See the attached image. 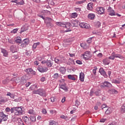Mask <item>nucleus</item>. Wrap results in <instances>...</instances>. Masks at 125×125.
Returning a JSON list of instances; mask_svg holds the SVG:
<instances>
[{
	"label": "nucleus",
	"mask_w": 125,
	"mask_h": 125,
	"mask_svg": "<svg viewBox=\"0 0 125 125\" xmlns=\"http://www.w3.org/2000/svg\"><path fill=\"white\" fill-rule=\"evenodd\" d=\"M72 24L74 27H76V26H77V24H78V22L76 21H72Z\"/></svg>",
	"instance_id": "obj_50"
},
{
	"label": "nucleus",
	"mask_w": 125,
	"mask_h": 125,
	"mask_svg": "<svg viewBox=\"0 0 125 125\" xmlns=\"http://www.w3.org/2000/svg\"><path fill=\"white\" fill-rule=\"evenodd\" d=\"M25 72H26V73L28 74V75H33V76H35V75H36V71H34L31 68H27L25 70Z\"/></svg>",
	"instance_id": "obj_9"
},
{
	"label": "nucleus",
	"mask_w": 125,
	"mask_h": 125,
	"mask_svg": "<svg viewBox=\"0 0 125 125\" xmlns=\"http://www.w3.org/2000/svg\"><path fill=\"white\" fill-rule=\"evenodd\" d=\"M31 84V83L28 82L27 83H26L25 86L26 87H28V86H30V85Z\"/></svg>",
	"instance_id": "obj_61"
},
{
	"label": "nucleus",
	"mask_w": 125,
	"mask_h": 125,
	"mask_svg": "<svg viewBox=\"0 0 125 125\" xmlns=\"http://www.w3.org/2000/svg\"><path fill=\"white\" fill-rule=\"evenodd\" d=\"M30 120H31V122H32L33 123H35V122H36V115L31 116Z\"/></svg>",
	"instance_id": "obj_37"
},
{
	"label": "nucleus",
	"mask_w": 125,
	"mask_h": 125,
	"mask_svg": "<svg viewBox=\"0 0 125 125\" xmlns=\"http://www.w3.org/2000/svg\"><path fill=\"white\" fill-rule=\"evenodd\" d=\"M26 46L27 45L25 43H24L23 42H22V43L21 44V47H26Z\"/></svg>",
	"instance_id": "obj_52"
},
{
	"label": "nucleus",
	"mask_w": 125,
	"mask_h": 125,
	"mask_svg": "<svg viewBox=\"0 0 125 125\" xmlns=\"http://www.w3.org/2000/svg\"><path fill=\"white\" fill-rule=\"evenodd\" d=\"M49 125H58V123L54 121H52L49 122Z\"/></svg>",
	"instance_id": "obj_38"
},
{
	"label": "nucleus",
	"mask_w": 125,
	"mask_h": 125,
	"mask_svg": "<svg viewBox=\"0 0 125 125\" xmlns=\"http://www.w3.org/2000/svg\"><path fill=\"white\" fill-rule=\"evenodd\" d=\"M80 81L81 82H84V73L83 72H81L80 73Z\"/></svg>",
	"instance_id": "obj_18"
},
{
	"label": "nucleus",
	"mask_w": 125,
	"mask_h": 125,
	"mask_svg": "<svg viewBox=\"0 0 125 125\" xmlns=\"http://www.w3.org/2000/svg\"><path fill=\"white\" fill-rule=\"evenodd\" d=\"M92 5H93V3H89L87 4V9L88 10H92Z\"/></svg>",
	"instance_id": "obj_27"
},
{
	"label": "nucleus",
	"mask_w": 125,
	"mask_h": 125,
	"mask_svg": "<svg viewBox=\"0 0 125 125\" xmlns=\"http://www.w3.org/2000/svg\"><path fill=\"white\" fill-rule=\"evenodd\" d=\"M32 93L33 94H39V95L42 97H46V92L43 89H39L38 90H35L33 91Z\"/></svg>",
	"instance_id": "obj_3"
},
{
	"label": "nucleus",
	"mask_w": 125,
	"mask_h": 125,
	"mask_svg": "<svg viewBox=\"0 0 125 125\" xmlns=\"http://www.w3.org/2000/svg\"><path fill=\"white\" fill-rule=\"evenodd\" d=\"M59 71L61 73H62V75H64V74L66 73V67L61 66L59 68Z\"/></svg>",
	"instance_id": "obj_14"
},
{
	"label": "nucleus",
	"mask_w": 125,
	"mask_h": 125,
	"mask_svg": "<svg viewBox=\"0 0 125 125\" xmlns=\"http://www.w3.org/2000/svg\"><path fill=\"white\" fill-rule=\"evenodd\" d=\"M60 118H61V119H63V120H66V121L68 120V117H67V116L62 115Z\"/></svg>",
	"instance_id": "obj_43"
},
{
	"label": "nucleus",
	"mask_w": 125,
	"mask_h": 125,
	"mask_svg": "<svg viewBox=\"0 0 125 125\" xmlns=\"http://www.w3.org/2000/svg\"><path fill=\"white\" fill-rule=\"evenodd\" d=\"M96 70H97V67H94V69L93 70V73L94 75L96 74Z\"/></svg>",
	"instance_id": "obj_56"
},
{
	"label": "nucleus",
	"mask_w": 125,
	"mask_h": 125,
	"mask_svg": "<svg viewBox=\"0 0 125 125\" xmlns=\"http://www.w3.org/2000/svg\"><path fill=\"white\" fill-rule=\"evenodd\" d=\"M1 53L3 54V56L7 57L8 56V52L4 49H1Z\"/></svg>",
	"instance_id": "obj_20"
},
{
	"label": "nucleus",
	"mask_w": 125,
	"mask_h": 125,
	"mask_svg": "<svg viewBox=\"0 0 125 125\" xmlns=\"http://www.w3.org/2000/svg\"><path fill=\"white\" fill-rule=\"evenodd\" d=\"M65 100H66V98H65V97H63L62 98V101H61V102H62V103H64V102H65Z\"/></svg>",
	"instance_id": "obj_58"
},
{
	"label": "nucleus",
	"mask_w": 125,
	"mask_h": 125,
	"mask_svg": "<svg viewBox=\"0 0 125 125\" xmlns=\"http://www.w3.org/2000/svg\"><path fill=\"white\" fill-rule=\"evenodd\" d=\"M121 109L122 113H125V104H123Z\"/></svg>",
	"instance_id": "obj_40"
},
{
	"label": "nucleus",
	"mask_w": 125,
	"mask_h": 125,
	"mask_svg": "<svg viewBox=\"0 0 125 125\" xmlns=\"http://www.w3.org/2000/svg\"><path fill=\"white\" fill-rule=\"evenodd\" d=\"M15 2L16 3H17V4H19L20 5H23V4H24V1L23 0L20 1L19 0H16Z\"/></svg>",
	"instance_id": "obj_33"
},
{
	"label": "nucleus",
	"mask_w": 125,
	"mask_h": 125,
	"mask_svg": "<svg viewBox=\"0 0 125 125\" xmlns=\"http://www.w3.org/2000/svg\"><path fill=\"white\" fill-rule=\"evenodd\" d=\"M52 21V19L48 17L46 18L44 20V22L45 23H46V24H49V23H51Z\"/></svg>",
	"instance_id": "obj_21"
},
{
	"label": "nucleus",
	"mask_w": 125,
	"mask_h": 125,
	"mask_svg": "<svg viewBox=\"0 0 125 125\" xmlns=\"http://www.w3.org/2000/svg\"><path fill=\"white\" fill-rule=\"evenodd\" d=\"M100 87H101V88H104V87H108L110 88L113 87V85L107 81H104V83L101 84Z\"/></svg>",
	"instance_id": "obj_6"
},
{
	"label": "nucleus",
	"mask_w": 125,
	"mask_h": 125,
	"mask_svg": "<svg viewBox=\"0 0 125 125\" xmlns=\"http://www.w3.org/2000/svg\"><path fill=\"white\" fill-rule=\"evenodd\" d=\"M46 25L48 28H51L52 27V24L50 22H49V24L46 23Z\"/></svg>",
	"instance_id": "obj_51"
},
{
	"label": "nucleus",
	"mask_w": 125,
	"mask_h": 125,
	"mask_svg": "<svg viewBox=\"0 0 125 125\" xmlns=\"http://www.w3.org/2000/svg\"><path fill=\"white\" fill-rule=\"evenodd\" d=\"M38 45H40V42L34 43L32 46V49L33 50L36 49V48H37V46H38Z\"/></svg>",
	"instance_id": "obj_32"
},
{
	"label": "nucleus",
	"mask_w": 125,
	"mask_h": 125,
	"mask_svg": "<svg viewBox=\"0 0 125 125\" xmlns=\"http://www.w3.org/2000/svg\"><path fill=\"white\" fill-rule=\"evenodd\" d=\"M1 102H5V100L3 98H0V103H1Z\"/></svg>",
	"instance_id": "obj_54"
},
{
	"label": "nucleus",
	"mask_w": 125,
	"mask_h": 125,
	"mask_svg": "<svg viewBox=\"0 0 125 125\" xmlns=\"http://www.w3.org/2000/svg\"><path fill=\"white\" fill-rule=\"evenodd\" d=\"M60 88L63 89L64 91L67 92L68 91V88L66 86V83H65V80L64 79H61L59 81Z\"/></svg>",
	"instance_id": "obj_5"
},
{
	"label": "nucleus",
	"mask_w": 125,
	"mask_h": 125,
	"mask_svg": "<svg viewBox=\"0 0 125 125\" xmlns=\"http://www.w3.org/2000/svg\"><path fill=\"white\" fill-rule=\"evenodd\" d=\"M46 65L48 67H52V65H53V64L48 61L47 62Z\"/></svg>",
	"instance_id": "obj_42"
},
{
	"label": "nucleus",
	"mask_w": 125,
	"mask_h": 125,
	"mask_svg": "<svg viewBox=\"0 0 125 125\" xmlns=\"http://www.w3.org/2000/svg\"><path fill=\"white\" fill-rule=\"evenodd\" d=\"M79 25L83 29H89L90 28V25L86 22H81Z\"/></svg>",
	"instance_id": "obj_7"
},
{
	"label": "nucleus",
	"mask_w": 125,
	"mask_h": 125,
	"mask_svg": "<svg viewBox=\"0 0 125 125\" xmlns=\"http://www.w3.org/2000/svg\"><path fill=\"white\" fill-rule=\"evenodd\" d=\"M103 62L104 65H109L110 64V61L108 59H104Z\"/></svg>",
	"instance_id": "obj_26"
},
{
	"label": "nucleus",
	"mask_w": 125,
	"mask_h": 125,
	"mask_svg": "<svg viewBox=\"0 0 125 125\" xmlns=\"http://www.w3.org/2000/svg\"><path fill=\"white\" fill-rule=\"evenodd\" d=\"M113 111H114V108H113V107H109L105 111V114H106V115H108L109 114H111V113H112V112H113Z\"/></svg>",
	"instance_id": "obj_19"
},
{
	"label": "nucleus",
	"mask_w": 125,
	"mask_h": 125,
	"mask_svg": "<svg viewBox=\"0 0 125 125\" xmlns=\"http://www.w3.org/2000/svg\"><path fill=\"white\" fill-rule=\"evenodd\" d=\"M45 77H42L41 78V82H42V83H43V82H45Z\"/></svg>",
	"instance_id": "obj_48"
},
{
	"label": "nucleus",
	"mask_w": 125,
	"mask_h": 125,
	"mask_svg": "<svg viewBox=\"0 0 125 125\" xmlns=\"http://www.w3.org/2000/svg\"><path fill=\"white\" fill-rule=\"evenodd\" d=\"M59 76V75L58 74V73H55L53 76V77L54 78V79H58Z\"/></svg>",
	"instance_id": "obj_44"
},
{
	"label": "nucleus",
	"mask_w": 125,
	"mask_h": 125,
	"mask_svg": "<svg viewBox=\"0 0 125 125\" xmlns=\"http://www.w3.org/2000/svg\"><path fill=\"white\" fill-rule=\"evenodd\" d=\"M22 119L27 125H29V118L27 116H24Z\"/></svg>",
	"instance_id": "obj_28"
},
{
	"label": "nucleus",
	"mask_w": 125,
	"mask_h": 125,
	"mask_svg": "<svg viewBox=\"0 0 125 125\" xmlns=\"http://www.w3.org/2000/svg\"><path fill=\"white\" fill-rule=\"evenodd\" d=\"M11 81H14V82H15V83H20V78H13L12 79H11Z\"/></svg>",
	"instance_id": "obj_35"
},
{
	"label": "nucleus",
	"mask_w": 125,
	"mask_h": 125,
	"mask_svg": "<svg viewBox=\"0 0 125 125\" xmlns=\"http://www.w3.org/2000/svg\"><path fill=\"white\" fill-rule=\"evenodd\" d=\"M96 11L98 13V14H103L104 13V11H105V9L102 7H99L96 8Z\"/></svg>",
	"instance_id": "obj_10"
},
{
	"label": "nucleus",
	"mask_w": 125,
	"mask_h": 125,
	"mask_svg": "<svg viewBox=\"0 0 125 125\" xmlns=\"http://www.w3.org/2000/svg\"><path fill=\"white\" fill-rule=\"evenodd\" d=\"M10 50L13 53L17 52V49H16V47L15 46H11L10 47Z\"/></svg>",
	"instance_id": "obj_22"
},
{
	"label": "nucleus",
	"mask_w": 125,
	"mask_h": 125,
	"mask_svg": "<svg viewBox=\"0 0 125 125\" xmlns=\"http://www.w3.org/2000/svg\"><path fill=\"white\" fill-rule=\"evenodd\" d=\"M22 42H23L24 43L26 44V45H28V43H30V41H29L28 39H24Z\"/></svg>",
	"instance_id": "obj_39"
},
{
	"label": "nucleus",
	"mask_w": 125,
	"mask_h": 125,
	"mask_svg": "<svg viewBox=\"0 0 125 125\" xmlns=\"http://www.w3.org/2000/svg\"><path fill=\"white\" fill-rule=\"evenodd\" d=\"M55 62L57 64H60V63H63L64 62V58L62 59H58L57 58L55 59Z\"/></svg>",
	"instance_id": "obj_17"
},
{
	"label": "nucleus",
	"mask_w": 125,
	"mask_h": 125,
	"mask_svg": "<svg viewBox=\"0 0 125 125\" xmlns=\"http://www.w3.org/2000/svg\"><path fill=\"white\" fill-rule=\"evenodd\" d=\"M95 94L97 96H99V95H100V93H99V92L98 91H96L95 92Z\"/></svg>",
	"instance_id": "obj_59"
},
{
	"label": "nucleus",
	"mask_w": 125,
	"mask_h": 125,
	"mask_svg": "<svg viewBox=\"0 0 125 125\" xmlns=\"http://www.w3.org/2000/svg\"><path fill=\"white\" fill-rule=\"evenodd\" d=\"M115 58H119L121 60H125V58L120 54H112L108 57V59L110 60H115Z\"/></svg>",
	"instance_id": "obj_4"
},
{
	"label": "nucleus",
	"mask_w": 125,
	"mask_h": 125,
	"mask_svg": "<svg viewBox=\"0 0 125 125\" xmlns=\"http://www.w3.org/2000/svg\"><path fill=\"white\" fill-rule=\"evenodd\" d=\"M27 82V80H26L23 77H21V83L23 84V83H25Z\"/></svg>",
	"instance_id": "obj_41"
},
{
	"label": "nucleus",
	"mask_w": 125,
	"mask_h": 125,
	"mask_svg": "<svg viewBox=\"0 0 125 125\" xmlns=\"http://www.w3.org/2000/svg\"><path fill=\"white\" fill-rule=\"evenodd\" d=\"M76 63L77 64H79V65H81V64H83V62L80 60L76 61Z\"/></svg>",
	"instance_id": "obj_57"
},
{
	"label": "nucleus",
	"mask_w": 125,
	"mask_h": 125,
	"mask_svg": "<svg viewBox=\"0 0 125 125\" xmlns=\"http://www.w3.org/2000/svg\"><path fill=\"white\" fill-rule=\"evenodd\" d=\"M98 57H99L100 58L102 57V56H103V55L102 54V53H100L97 55Z\"/></svg>",
	"instance_id": "obj_60"
},
{
	"label": "nucleus",
	"mask_w": 125,
	"mask_h": 125,
	"mask_svg": "<svg viewBox=\"0 0 125 125\" xmlns=\"http://www.w3.org/2000/svg\"><path fill=\"white\" fill-rule=\"evenodd\" d=\"M27 113L30 114V115H33V116H36V115H37V113L33 109L29 110Z\"/></svg>",
	"instance_id": "obj_24"
},
{
	"label": "nucleus",
	"mask_w": 125,
	"mask_h": 125,
	"mask_svg": "<svg viewBox=\"0 0 125 125\" xmlns=\"http://www.w3.org/2000/svg\"><path fill=\"white\" fill-rule=\"evenodd\" d=\"M105 121H106V119L102 118L100 120V123H105Z\"/></svg>",
	"instance_id": "obj_55"
},
{
	"label": "nucleus",
	"mask_w": 125,
	"mask_h": 125,
	"mask_svg": "<svg viewBox=\"0 0 125 125\" xmlns=\"http://www.w3.org/2000/svg\"><path fill=\"white\" fill-rule=\"evenodd\" d=\"M95 17V15L94 14L90 13L88 15V18L91 20H93Z\"/></svg>",
	"instance_id": "obj_23"
},
{
	"label": "nucleus",
	"mask_w": 125,
	"mask_h": 125,
	"mask_svg": "<svg viewBox=\"0 0 125 125\" xmlns=\"http://www.w3.org/2000/svg\"><path fill=\"white\" fill-rule=\"evenodd\" d=\"M0 117L2 118V121L5 122L7 121L8 116L7 115L4 114L3 111L0 112Z\"/></svg>",
	"instance_id": "obj_11"
},
{
	"label": "nucleus",
	"mask_w": 125,
	"mask_h": 125,
	"mask_svg": "<svg viewBox=\"0 0 125 125\" xmlns=\"http://www.w3.org/2000/svg\"><path fill=\"white\" fill-rule=\"evenodd\" d=\"M108 92L110 94H117L118 93V91L115 89H109L108 90Z\"/></svg>",
	"instance_id": "obj_16"
},
{
	"label": "nucleus",
	"mask_w": 125,
	"mask_h": 125,
	"mask_svg": "<svg viewBox=\"0 0 125 125\" xmlns=\"http://www.w3.org/2000/svg\"><path fill=\"white\" fill-rule=\"evenodd\" d=\"M108 11L109 12V15H111V16H114L116 15V13L114 10H112V8H109L108 9Z\"/></svg>",
	"instance_id": "obj_15"
},
{
	"label": "nucleus",
	"mask_w": 125,
	"mask_h": 125,
	"mask_svg": "<svg viewBox=\"0 0 125 125\" xmlns=\"http://www.w3.org/2000/svg\"><path fill=\"white\" fill-rule=\"evenodd\" d=\"M17 31H18V29L17 28L14 29L11 31V33L13 34H16V33L17 32Z\"/></svg>",
	"instance_id": "obj_49"
},
{
	"label": "nucleus",
	"mask_w": 125,
	"mask_h": 125,
	"mask_svg": "<svg viewBox=\"0 0 125 125\" xmlns=\"http://www.w3.org/2000/svg\"><path fill=\"white\" fill-rule=\"evenodd\" d=\"M112 83H120V81L117 80H113Z\"/></svg>",
	"instance_id": "obj_45"
},
{
	"label": "nucleus",
	"mask_w": 125,
	"mask_h": 125,
	"mask_svg": "<svg viewBox=\"0 0 125 125\" xmlns=\"http://www.w3.org/2000/svg\"><path fill=\"white\" fill-rule=\"evenodd\" d=\"M83 57L84 58V59H86L87 60H88L89 58H90V51H86L82 55Z\"/></svg>",
	"instance_id": "obj_8"
},
{
	"label": "nucleus",
	"mask_w": 125,
	"mask_h": 125,
	"mask_svg": "<svg viewBox=\"0 0 125 125\" xmlns=\"http://www.w3.org/2000/svg\"><path fill=\"white\" fill-rule=\"evenodd\" d=\"M99 72L102 76H103L104 78H107L108 76L107 75V74L106 73V72H105V70L103 68H100L99 70Z\"/></svg>",
	"instance_id": "obj_13"
},
{
	"label": "nucleus",
	"mask_w": 125,
	"mask_h": 125,
	"mask_svg": "<svg viewBox=\"0 0 125 125\" xmlns=\"http://www.w3.org/2000/svg\"><path fill=\"white\" fill-rule=\"evenodd\" d=\"M15 42L17 43H21L22 42V40L21 37H18L15 39Z\"/></svg>",
	"instance_id": "obj_25"
},
{
	"label": "nucleus",
	"mask_w": 125,
	"mask_h": 125,
	"mask_svg": "<svg viewBox=\"0 0 125 125\" xmlns=\"http://www.w3.org/2000/svg\"><path fill=\"white\" fill-rule=\"evenodd\" d=\"M85 2V0L78 1L76 2L77 4H82Z\"/></svg>",
	"instance_id": "obj_46"
},
{
	"label": "nucleus",
	"mask_w": 125,
	"mask_h": 125,
	"mask_svg": "<svg viewBox=\"0 0 125 125\" xmlns=\"http://www.w3.org/2000/svg\"><path fill=\"white\" fill-rule=\"evenodd\" d=\"M42 114H43L44 115H46V114H47V111H46V109H43L42 110Z\"/></svg>",
	"instance_id": "obj_47"
},
{
	"label": "nucleus",
	"mask_w": 125,
	"mask_h": 125,
	"mask_svg": "<svg viewBox=\"0 0 125 125\" xmlns=\"http://www.w3.org/2000/svg\"><path fill=\"white\" fill-rule=\"evenodd\" d=\"M104 108H107V105H106V104H102V109L103 110Z\"/></svg>",
	"instance_id": "obj_53"
},
{
	"label": "nucleus",
	"mask_w": 125,
	"mask_h": 125,
	"mask_svg": "<svg viewBox=\"0 0 125 125\" xmlns=\"http://www.w3.org/2000/svg\"><path fill=\"white\" fill-rule=\"evenodd\" d=\"M11 113H14L16 116H21L23 115V110L21 107H13L11 108Z\"/></svg>",
	"instance_id": "obj_1"
},
{
	"label": "nucleus",
	"mask_w": 125,
	"mask_h": 125,
	"mask_svg": "<svg viewBox=\"0 0 125 125\" xmlns=\"http://www.w3.org/2000/svg\"><path fill=\"white\" fill-rule=\"evenodd\" d=\"M56 25L58 26H60L61 27H65L67 30H65V32H71V29L70 28L72 27V24L70 22H67V23H64V22H56Z\"/></svg>",
	"instance_id": "obj_2"
},
{
	"label": "nucleus",
	"mask_w": 125,
	"mask_h": 125,
	"mask_svg": "<svg viewBox=\"0 0 125 125\" xmlns=\"http://www.w3.org/2000/svg\"><path fill=\"white\" fill-rule=\"evenodd\" d=\"M50 113L52 115H53V114H54V113H55V110H50Z\"/></svg>",
	"instance_id": "obj_63"
},
{
	"label": "nucleus",
	"mask_w": 125,
	"mask_h": 125,
	"mask_svg": "<svg viewBox=\"0 0 125 125\" xmlns=\"http://www.w3.org/2000/svg\"><path fill=\"white\" fill-rule=\"evenodd\" d=\"M38 70L40 72V73H44V72H47L48 71V68L46 67L43 68L42 66H39L38 67Z\"/></svg>",
	"instance_id": "obj_12"
},
{
	"label": "nucleus",
	"mask_w": 125,
	"mask_h": 125,
	"mask_svg": "<svg viewBox=\"0 0 125 125\" xmlns=\"http://www.w3.org/2000/svg\"><path fill=\"white\" fill-rule=\"evenodd\" d=\"M5 111L6 112H10V111H11V109H10L9 107H7L5 109Z\"/></svg>",
	"instance_id": "obj_62"
},
{
	"label": "nucleus",
	"mask_w": 125,
	"mask_h": 125,
	"mask_svg": "<svg viewBox=\"0 0 125 125\" xmlns=\"http://www.w3.org/2000/svg\"><path fill=\"white\" fill-rule=\"evenodd\" d=\"M55 101V98L53 97L51 98V102H54V101Z\"/></svg>",
	"instance_id": "obj_64"
},
{
	"label": "nucleus",
	"mask_w": 125,
	"mask_h": 125,
	"mask_svg": "<svg viewBox=\"0 0 125 125\" xmlns=\"http://www.w3.org/2000/svg\"><path fill=\"white\" fill-rule=\"evenodd\" d=\"M42 12L44 13L45 15H50V12L48 10H43Z\"/></svg>",
	"instance_id": "obj_31"
},
{
	"label": "nucleus",
	"mask_w": 125,
	"mask_h": 125,
	"mask_svg": "<svg viewBox=\"0 0 125 125\" xmlns=\"http://www.w3.org/2000/svg\"><path fill=\"white\" fill-rule=\"evenodd\" d=\"M27 30H28V27L24 26L21 28V33H23V32H25Z\"/></svg>",
	"instance_id": "obj_34"
},
{
	"label": "nucleus",
	"mask_w": 125,
	"mask_h": 125,
	"mask_svg": "<svg viewBox=\"0 0 125 125\" xmlns=\"http://www.w3.org/2000/svg\"><path fill=\"white\" fill-rule=\"evenodd\" d=\"M67 78L69 79V80H72V81H76V78H75L74 75H68L67 76Z\"/></svg>",
	"instance_id": "obj_29"
},
{
	"label": "nucleus",
	"mask_w": 125,
	"mask_h": 125,
	"mask_svg": "<svg viewBox=\"0 0 125 125\" xmlns=\"http://www.w3.org/2000/svg\"><path fill=\"white\" fill-rule=\"evenodd\" d=\"M70 17L71 18H76L78 17V13H73L70 15Z\"/></svg>",
	"instance_id": "obj_36"
},
{
	"label": "nucleus",
	"mask_w": 125,
	"mask_h": 125,
	"mask_svg": "<svg viewBox=\"0 0 125 125\" xmlns=\"http://www.w3.org/2000/svg\"><path fill=\"white\" fill-rule=\"evenodd\" d=\"M7 96H10L13 99H14V97H15V94H12L10 92H8L6 94Z\"/></svg>",
	"instance_id": "obj_30"
}]
</instances>
